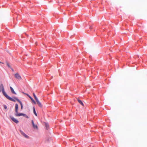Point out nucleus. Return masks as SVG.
<instances>
[{
	"instance_id": "11",
	"label": "nucleus",
	"mask_w": 147,
	"mask_h": 147,
	"mask_svg": "<svg viewBox=\"0 0 147 147\" xmlns=\"http://www.w3.org/2000/svg\"><path fill=\"white\" fill-rule=\"evenodd\" d=\"M77 100L80 104H81L83 106H84V104L81 100H80V99H79L78 98L77 99Z\"/></svg>"
},
{
	"instance_id": "19",
	"label": "nucleus",
	"mask_w": 147,
	"mask_h": 147,
	"mask_svg": "<svg viewBox=\"0 0 147 147\" xmlns=\"http://www.w3.org/2000/svg\"><path fill=\"white\" fill-rule=\"evenodd\" d=\"M0 63H3L1 62V61H0Z\"/></svg>"
},
{
	"instance_id": "10",
	"label": "nucleus",
	"mask_w": 147,
	"mask_h": 147,
	"mask_svg": "<svg viewBox=\"0 0 147 147\" xmlns=\"http://www.w3.org/2000/svg\"><path fill=\"white\" fill-rule=\"evenodd\" d=\"M10 88L11 91L12 92V93L15 94H16V93L15 92V91H14V90L13 89V88L11 86L10 87Z\"/></svg>"
},
{
	"instance_id": "13",
	"label": "nucleus",
	"mask_w": 147,
	"mask_h": 147,
	"mask_svg": "<svg viewBox=\"0 0 147 147\" xmlns=\"http://www.w3.org/2000/svg\"><path fill=\"white\" fill-rule=\"evenodd\" d=\"M33 112H34V114H35V115L36 116H37V113L35 111L34 107H33Z\"/></svg>"
},
{
	"instance_id": "18",
	"label": "nucleus",
	"mask_w": 147,
	"mask_h": 147,
	"mask_svg": "<svg viewBox=\"0 0 147 147\" xmlns=\"http://www.w3.org/2000/svg\"><path fill=\"white\" fill-rule=\"evenodd\" d=\"M90 29H92V27H91V26H90Z\"/></svg>"
},
{
	"instance_id": "5",
	"label": "nucleus",
	"mask_w": 147,
	"mask_h": 147,
	"mask_svg": "<svg viewBox=\"0 0 147 147\" xmlns=\"http://www.w3.org/2000/svg\"><path fill=\"white\" fill-rule=\"evenodd\" d=\"M10 117L13 122H14L16 123H18L19 122V121L17 119L11 116H10Z\"/></svg>"
},
{
	"instance_id": "1",
	"label": "nucleus",
	"mask_w": 147,
	"mask_h": 147,
	"mask_svg": "<svg viewBox=\"0 0 147 147\" xmlns=\"http://www.w3.org/2000/svg\"><path fill=\"white\" fill-rule=\"evenodd\" d=\"M15 115L17 117H19L21 116H23L27 118H28V116L26 114L22 113H18V111L17 113H16Z\"/></svg>"
},
{
	"instance_id": "6",
	"label": "nucleus",
	"mask_w": 147,
	"mask_h": 147,
	"mask_svg": "<svg viewBox=\"0 0 147 147\" xmlns=\"http://www.w3.org/2000/svg\"><path fill=\"white\" fill-rule=\"evenodd\" d=\"M14 98L16 99V100H17L18 102L19 103H20V105H21V110L23 108V106L21 102L19 100V99H18L16 97H14Z\"/></svg>"
},
{
	"instance_id": "3",
	"label": "nucleus",
	"mask_w": 147,
	"mask_h": 147,
	"mask_svg": "<svg viewBox=\"0 0 147 147\" xmlns=\"http://www.w3.org/2000/svg\"><path fill=\"white\" fill-rule=\"evenodd\" d=\"M15 78L19 80H21L22 79V78L19 74L18 73H16L14 75Z\"/></svg>"
},
{
	"instance_id": "9",
	"label": "nucleus",
	"mask_w": 147,
	"mask_h": 147,
	"mask_svg": "<svg viewBox=\"0 0 147 147\" xmlns=\"http://www.w3.org/2000/svg\"><path fill=\"white\" fill-rule=\"evenodd\" d=\"M18 104H16L15 105V111L17 113L18 111Z\"/></svg>"
},
{
	"instance_id": "12",
	"label": "nucleus",
	"mask_w": 147,
	"mask_h": 147,
	"mask_svg": "<svg viewBox=\"0 0 147 147\" xmlns=\"http://www.w3.org/2000/svg\"><path fill=\"white\" fill-rule=\"evenodd\" d=\"M27 95L29 96V97L30 98L31 100L35 104H36V102L34 100L33 98H32L31 96H30L29 95L27 94Z\"/></svg>"
},
{
	"instance_id": "8",
	"label": "nucleus",
	"mask_w": 147,
	"mask_h": 147,
	"mask_svg": "<svg viewBox=\"0 0 147 147\" xmlns=\"http://www.w3.org/2000/svg\"><path fill=\"white\" fill-rule=\"evenodd\" d=\"M36 101L38 105V106L41 107L42 108V104L40 103V102L38 100V99H37V100H36Z\"/></svg>"
},
{
	"instance_id": "16",
	"label": "nucleus",
	"mask_w": 147,
	"mask_h": 147,
	"mask_svg": "<svg viewBox=\"0 0 147 147\" xmlns=\"http://www.w3.org/2000/svg\"><path fill=\"white\" fill-rule=\"evenodd\" d=\"M6 63H7V66H8V67H10V66L9 65V64L7 62H6Z\"/></svg>"
},
{
	"instance_id": "4",
	"label": "nucleus",
	"mask_w": 147,
	"mask_h": 147,
	"mask_svg": "<svg viewBox=\"0 0 147 147\" xmlns=\"http://www.w3.org/2000/svg\"><path fill=\"white\" fill-rule=\"evenodd\" d=\"M9 100L11 101H13V102H15L16 101V99H15L13 97V98H12L11 97H10L8 95H7V94L5 96Z\"/></svg>"
},
{
	"instance_id": "2",
	"label": "nucleus",
	"mask_w": 147,
	"mask_h": 147,
	"mask_svg": "<svg viewBox=\"0 0 147 147\" xmlns=\"http://www.w3.org/2000/svg\"><path fill=\"white\" fill-rule=\"evenodd\" d=\"M20 131L21 134V135H22L24 137L26 138H29V137L28 136L26 135L23 131L21 130H20Z\"/></svg>"
},
{
	"instance_id": "7",
	"label": "nucleus",
	"mask_w": 147,
	"mask_h": 147,
	"mask_svg": "<svg viewBox=\"0 0 147 147\" xmlns=\"http://www.w3.org/2000/svg\"><path fill=\"white\" fill-rule=\"evenodd\" d=\"M31 121H32V125L34 129H38V126L36 125H35L34 124L33 121V120H32Z\"/></svg>"
},
{
	"instance_id": "17",
	"label": "nucleus",
	"mask_w": 147,
	"mask_h": 147,
	"mask_svg": "<svg viewBox=\"0 0 147 147\" xmlns=\"http://www.w3.org/2000/svg\"><path fill=\"white\" fill-rule=\"evenodd\" d=\"M3 107L5 109H7V107L6 105H3Z\"/></svg>"
},
{
	"instance_id": "14",
	"label": "nucleus",
	"mask_w": 147,
	"mask_h": 147,
	"mask_svg": "<svg viewBox=\"0 0 147 147\" xmlns=\"http://www.w3.org/2000/svg\"><path fill=\"white\" fill-rule=\"evenodd\" d=\"M33 96H34V98H35V100H37V99H38V98H37L36 97V96L35 94H34V93L33 94Z\"/></svg>"
},
{
	"instance_id": "15",
	"label": "nucleus",
	"mask_w": 147,
	"mask_h": 147,
	"mask_svg": "<svg viewBox=\"0 0 147 147\" xmlns=\"http://www.w3.org/2000/svg\"><path fill=\"white\" fill-rule=\"evenodd\" d=\"M45 125L47 129H48L49 127V125L48 124L46 123Z\"/></svg>"
}]
</instances>
